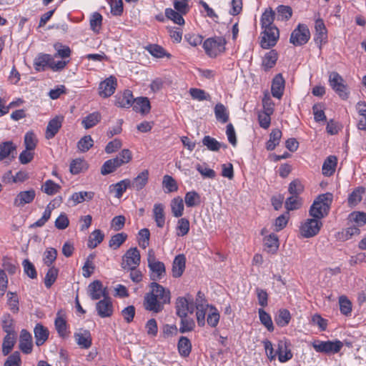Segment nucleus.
Returning a JSON list of instances; mask_svg holds the SVG:
<instances>
[{"label": "nucleus", "mask_w": 366, "mask_h": 366, "mask_svg": "<svg viewBox=\"0 0 366 366\" xmlns=\"http://www.w3.org/2000/svg\"><path fill=\"white\" fill-rule=\"evenodd\" d=\"M165 207L162 203H156L152 209L153 219L159 228H162L165 224Z\"/></svg>", "instance_id": "aec40b11"}, {"label": "nucleus", "mask_w": 366, "mask_h": 366, "mask_svg": "<svg viewBox=\"0 0 366 366\" xmlns=\"http://www.w3.org/2000/svg\"><path fill=\"white\" fill-rule=\"evenodd\" d=\"M260 45L262 48L268 49L274 46L280 37V31L277 26L263 28Z\"/></svg>", "instance_id": "0eeeda50"}, {"label": "nucleus", "mask_w": 366, "mask_h": 366, "mask_svg": "<svg viewBox=\"0 0 366 366\" xmlns=\"http://www.w3.org/2000/svg\"><path fill=\"white\" fill-rule=\"evenodd\" d=\"M127 238V234L125 233L116 234L109 240V246L114 249H117L126 241Z\"/></svg>", "instance_id": "4d7b16f0"}, {"label": "nucleus", "mask_w": 366, "mask_h": 366, "mask_svg": "<svg viewBox=\"0 0 366 366\" xmlns=\"http://www.w3.org/2000/svg\"><path fill=\"white\" fill-rule=\"evenodd\" d=\"M277 353L278 355L279 361L281 362H285L292 357V353L290 349L286 346V344L280 342L278 343V348Z\"/></svg>", "instance_id": "4c0bfd02"}, {"label": "nucleus", "mask_w": 366, "mask_h": 366, "mask_svg": "<svg viewBox=\"0 0 366 366\" xmlns=\"http://www.w3.org/2000/svg\"><path fill=\"white\" fill-rule=\"evenodd\" d=\"M350 221L355 222L357 227H361L366 224V214L364 212H353L350 214Z\"/></svg>", "instance_id": "774afa93"}, {"label": "nucleus", "mask_w": 366, "mask_h": 366, "mask_svg": "<svg viewBox=\"0 0 366 366\" xmlns=\"http://www.w3.org/2000/svg\"><path fill=\"white\" fill-rule=\"evenodd\" d=\"M277 60V53L275 50H271L263 57L262 66L265 71H267L275 65Z\"/></svg>", "instance_id": "c9c22d12"}, {"label": "nucleus", "mask_w": 366, "mask_h": 366, "mask_svg": "<svg viewBox=\"0 0 366 366\" xmlns=\"http://www.w3.org/2000/svg\"><path fill=\"white\" fill-rule=\"evenodd\" d=\"M259 317L261 323L269 331L274 330V325L270 315L263 309L258 310Z\"/></svg>", "instance_id": "603ef678"}, {"label": "nucleus", "mask_w": 366, "mask_h": 366, "mask_svg": "<svg viewBox=\"0 0 366 366\" xmlns=\"http://www.w3.org/2000/svg\"><path fill=\"white\" fill-rule=\"evenodd\" d=\"M177 347L181 356H189L192 350V344L187 337L184 336L181 337L179 340Z\"/></svg>", "instance_id": "58836bf2"}, {"label": "nucleus", "mask_w": 366, "mask_h": 366, "mask_svg": "<svg viewBox=\"0 0 366 366\" xmlns=\"http://www.w3.org/2000/svg\"><path fill=\"white\" fill-rule=\"evenodd\" d=\"M313 348L317 352L325 354H335L340 351L343 347V344L340 340L335 341H315L312 344Z\"/></svg>", "instance_id": "423d86ee"}, {"label": "nucleus", "mask_w": 366, "mask_h": 366, "mask_svg": "<svg viewBox=\"0 0 366 366\" xmlns=\"http://www.w3.org/2000/svg\"><path fill=\"white\" fill-rule=\"evenodd\" d=\"M337 164V159L335 156L331 155L327 157L322 164V174L325 177L332 176L335 172Z\"/></svg>", "instance_id": "c756f323"}, {"label": "nucleus", "mask_w": 366, "mask_h": 366, "mask_svg": "<svg viewBox=\"0 0 366 366\" xmlns=\"http://www.w3.org/2000/svg\"><path fill=\"white\" fill-rule=\"evenodd\" d=\"M61 198L59 199H55L53 201L50 202L46 207L45 211L43 213L42 217L37 220L34 224V227H42L45 224V223L50 219L52 210L56 207L59 206L61 202Z\"/></svg>", "instance_id": "b1692460"}, {"label": "nucleus", "mask_w": 366, "mask_h": 366, "mask_svg": "<svg viewBox=\"0 0 366 366\" xmlns=\"http://www.w3.org/2000/svg\"><path fill=\"white\" fill-rule=\"evenodd\" d=\"M315 41L320 49L327 41V34L322 19H317L315 21Z\"/></svg>", "instance_id": "f3484780"}, {"label": "nucleus", "mask_w": 366, "mask_h": 366, "mask_svg": "<svg viewBox=\"0 0 366 366\" xmlns=\"http://www.w3.org/2000/svg\"><path fill=\"white\" fill-rule=\"evenodd\" d=\"M60 186L52 180H46L41 187V190L48 195H54L60 189Z\"/></svg>", "instance_id": "052dcab7"}, {"label": "nucleus", "mask_w": 366, "mask_h": 366, "mask_svg": "<svg viewBox=\"0 0 366 366\" xmlns=\"http://www.w3.org/2000/svg\"><path fill=\"white\" fill-rule=\"evenodd\" d=\"M97 314L102 318L109 317L113 315L114 307L109 296L104 297L96 304Z\"/></svg>", "instance_id": "ddd939ff"}, {"label": "nucleus", "mask_w": 366, "mask_h": 366, "mask_svg": "<svg viewBox=\"0 0 366 366\" xmlns=\"http://www.w3.org/2000/svg\"><path fill=\"white\" fill-rule=\"evenodd\" d=\"M54 325L56 330L61 337L64 338L68 336L66 321L61 315L60 312L56 314Z\"/></svg>", "instance_id": "f704fd0d"}, {"label": "nucleus", "mask_w": 366, "mask_h": 366, "mask_svg": "<svg viewBox=\"0 0 366 366\" xmlns=\"http://www.w3.org/2000/svg\"><path fill=\"white\" fill-rule=\"evenodd\" d=\"M149 172L144 170L140 172L133 180L130 179V188L137 191L142 189L148 182Z\"/></svg>", "instance_id": "bb28decb"}, {"label": "nucleus", "mask_w": 366, "mask_h": 366, "mask_svg": "<svg viewBox=\"0 0 366 366\" xmlns=\"http://www.w3.org/2000/svg\"><path fill=\"white\" fill-rule=\"evenodd\" d=\"M356 110L359 115L357 128L360 130L366 131V103L365 102H357Z\"/></svg>", "instance_id": "2f4dec72"}, {"label": "nucleus", "mask_w": 366, "mask_h": 366, "mask_svg": "<svg viewBox=\"0 0 366 366\" xmlns=\"http://www.w3.org/2000/svg\"><path fill=\"white\" fill-rule=\"evenodd\" d=\"M177 235L184 237L188 234L189 231V221L186 218H181L178 220L177 227Z\"/></svg>", "instance_id": "6e6d98bb"}, {"label": "nucleus", "mask_w": 366, "mask_h": 366, "mask_svg": "<svg viewBox=\"0 0 366 366\" xmlns=\"http://www.w3.org/2000/svg\"><path fill=\"white\" fill-rule=\"evenodd\" d=\"M104 235L100 229H95L90 235L88 241V247L94 249L104 239Z\"/></svg>", "instance_id": "49530a36"}, {"label": "nucleus", "mask_w": 366, "mask_h": 366, "mask_svg": "<svg viewBox=\"0 0 366 366\" xmlns=\"http://www.w3.org/2000/svg\"><path fill=\"white\" fill-rule=\"evenodd\" d=\"M120 165L118 163L117 159H111L106 161L102 168L101 173L103 175L109 174L116 170L117 168L119 167Z\"/></svg>", "instance_id": "8fccbe9b"}, {"label": "nucleus", "mask_w": 366, "mask_h": 366, "mask_svg": "<svg viewBox=\"0 0 366 366\" xmlns=\"http://www.w3.org/2000/svg\"><path fill=\"white\" fill-rule=\"evenodd\" d=\"M310 32L305 24H300L291 34L290 42L294 46L305 44L310 39Z\"/></svg>", "instance_id": "6e6552de"}, {"label": "nucleus", "mask_w": 366, "mask_h": 366, "mask_svg": "<svg viewBox=\"0 0 366 366\" xmlns=\"http://www.w3.org/2000/svg\"><path fill=\"white\" fill-rule=\"evenodd\" d=\"M274 18V11L271 8L266 9L261 17L262 28L274 27L275 26L273 25Z\"/></svg>", "instance_id": "e433bc0d"}, {"label": "nucleus", "mask_w": 366, "mask_h": 366, "mask_svg": "<svg viewBox=\"0 0 366 366\" xmlns=\"http://www.w3.org/2000/svg\"><path fill=\"white\" fill-rule=\"evenodd\" d=\"M285 79L281 74H277L273 79L271 87L272 94L277 99H281L285 89Z\"/></svg>", "instance_id": "5701e85b"}, {"label": "nucleus", "mask_w": 366, "mask_h": 366, "mask_svg": "<svg viewBox=\"0 0 366 366\" xmlns=\"http://www.w3.org/2000/svg\"><path fill=\"white\" fill-rule=\"evenodd\" d=\"M94 197L93 192L81 191L79 192H74L69 198V201L72 202L73 205L75 206L84 201L92 200Z\"/></svg>", "instance_id": "473e14b6"}, {"label": "nucleus", "mask_w": 366, "mask_h": 366, "mask_svg": "<svg viewBox=\"0 0 366 366\" xmlns=\"http://www.w3.org/2000/svg\"><path fill=\"white\" fill-rule=\"evenodd\" d=\"M74 340L81 349L87 350L91 347L92 338L89 330H80L74 335Z\"/></svg>", "instance_id": "a211bd4d"}, {"label": "nucleus", "mask_w": 366, "mask_h": 366, "mask_svg": "<svg viewBox=\"0 0 366 366\" xmlns=\"http://www.w3.org/2000/svg\"><path fill=\"white\" fill-rule=\"evenodd\" d=\"M226 41L222 37L208 38L203 43L205 53L210 57H216L225 50Z\"/></svg>", "instance_id": "7ed1b4c3"}, {"label": "nucleus", "mask_w": 366, "mask_h": 366, "mask_svg": "<svg viewBox=\"0 0 366 366\" xmlns=\"http://www.w3.org/2000/svg\"><path fill=\"white\" fill-rule=\"evenodd\" d=\"M58 272L59 270L57 268L50 267L44 278V285L46 287H51V286L55 282L58 276Z\"/></svg>", "instance_id": "bf43d9fd"}, {"label": "nucleus", "mask_w": 366, "mask_h": 366, "mask_svg": "<svg viewBox=\"0 0 366 366\" xmlns=\"http://www.w3.org/2000/svg\"><path fill=\"white\" fill-rule=\"evenodd\" d=\"M127 189H131L130 179H124L116 184H111L109 187V191L111 194H113L116 198L119 199Z\"/></svg>", "instance_id": "4be33fe9"}, {"label": "nucleus", "mask_w": 366, "mask_h": 366, "mask_svg": "<svg viewBox=\"0 0 366 366\" xmlns=\"http://www.w3.org/2000/svg\"><path fill=\"white\" fill-rule=\"evenodd\" d=\"M101 120L99 112H93L83 119L81 124L86 129H90L97 124Z\"/></svg>", "instance_id": "a19ab883"}, {"label": "nucleus", "mask_w": 366, "mask_h": 366, "mask_svg": "<svg viewBox=\"0 0 366 366\" xmlns=\"http://www.w3.org/2000/svg\"><path fill=\"white\" fill-rule=\"evenodd\" d=\"M64 117L62 115H57L50 119L46 129L45 138L46 139H53L62 127Z\"/></svg>", "instance_id": "2eb2a0df"}, {"label": "nucleus", "mask_w": 366, "mask_h": 366, "mask_svg": "<svg viewBox=\"0 0 366 366\" xmlns=\"http://www.w3.org/2000/svg\"><path fill=\"white\" fill-rule=\"evenodd\" d=\"M172 213L174 217H179L182 216L184 212V203L181 197L174 198L170 204Z\"/></svg>", "instance_id": "37998d69"}, {"label": "nucleus", "mask_w": 366, "mask_h": 366, "mask_svg": "<svg viewBox=\"0 0 366 366\" xmlns=\"http://www.w3.org/2000/svg\"><path fill=\"white\" fill-rule=\"evenodd\" d=\"M34 333L37 346L42 345L47 340L49 335L48 329L40 323L36 325Z\"/></svg>", "instance_id": "cd10ccee"}, {"label": "nucleus", "mask_w": 366, "mask_h": 366, "mask_svg": "<svg viewBox=\"0 0 366 366\" xmlns=\"http://www.w3.org/2000/svg\"><path fill=\"white\" fill-rule=\"evenodd\" d=\"M340 310L342 315L348 316L352 312V302L345 296L339 298Z\"/></svg>", "instance_id": "680f3d73"}, {"label": "nucleus", "mask_w": 366, "mask_h": 366, "mask_svg": "<svg viewBox=\"0 0 366 366\" xmlns=\"http://www.w3.org/2000/svg\"><path fill=\"white\" fill-rule=\"evenodd\" d=\"M16 150V146L12 142H5L0 144V161L8 157L14 151Z\"/></svg>", "instance_id": "09e8293b"}, {"label": "nucleus", "mask_w": 366, "mask_h": 366, "mask_svg": "<svg viewBox=\"0 0 366 366\" xmlns=\"http://www.w3.org/2000/svg\"><path fill=\"white\" fill-rule=\"evenodd\" d=\"M214 114L216 119L222 123H226L229 120V114L227 110L221 103L216 104L214 107Z\"/></svg>", "instance_id": "de8ad7c7"}, {"label": "nucleus", "mask_w": 366, "mask_h": 366, "mask_svg": "<svg viewBox=\"0 0 366 366\" xmlns=\"http://www.w3.org/2000/svg\"><path fill=\"white\" fill-rule=\"evenodd\" d=\"M322 222L316 218H309L302 222L300 227V232L303 237L310 238L317 235L321 227Z\"/></svg>", "instance_id": "20e7f679"}, {"label": "nucleus", "mask_w": 366, "mask_h": 366, "mask_svg": "<svg viewBox=\"0 0 366 366\" xmlns=\"http://www.w3.org/2000/svg\"><path fill=\"white\" fill-rule=\"evenodd\" d=\"M184 15V14H182L181 12L175 11L171 8H167L165 9V16L167 18L172 21L174 24L180 26L184 24V19L183 18Z\"/></svg>", "instance_id": "79ce46f5"}, {"label": "nucleus", "mask_w": 366, "mask_h": 366, "mask_svg": "<svg viewBox=\"0 0 366 366\" xmlns=\"http://www.w3.org/2000/svg\"><path fill=\"white\" fill-rule=\"evenodd\" d=\"M332 197L331 193L320 195L310 207V215L319 220L327 216L332 202Z\"/></svg>", "instance_id": "f03ea898"}, {"label": "nucleus", "mask_w": 366, "mask_h": 366, "mask_svg": "<svg viewBox=\"0 0 366 366\" xmlns=\"http://www.w3.org/2000/svg\"><path fill=\"white\" fill-rule=\"evenodd\" d=\"M196 169L204 178L214 179L216 177L214 170L209 168L206 163L197 164Z\"/></svg>", "instance_id": "e2e57ef3"}, {"label": "nucleus", "mask_w": 366, "mask_h": 366, "mask_svg": "<svg viewBox=\"0 0 366 366\" xmlns=\"http://www.w3.org/2000/svg\"><path fill=\"white\" fill-rule=\"evenodd\" d=\"M281 137L282 132L278 129H273L269 134V139L266 144L267 149L269 151L274 149L276 146L279 144Z\"/></svg>", "instance_id": "ea45409f"}, {"label": "nucleus", "mask_w": 366, "mask_h": 366, "mask_svg": "<svg viewBox=\"0 0 366 366\" xmlns=\"http://www.w3.org/2000/svg\"><path fill=\"white\" fill-rule=\"evenodd\" d=\"M115 105L121 108L130 107L134 101L132 92L130 90H125L123 93L115 97Z\"/></svg>", "instance_id": "6ab92c4d"}, {"label": "nucleus", "mask_w": 366, "mask_h": 366, "mask_svg": "<svg viewBox=\"0 0 366 366\" xmlns=\"http://www.w3.org/2000/svg\"><path fill=\"white\" fill-rule=\"evenodd\" d=\"M32 337L26 330H22L19 337V348L25 354H29L32 351Z\"/></svg>", "instance_id": "412c9836"}, {"label": "nucleus", "mask_w": 366, "mask_h": 366, "mask_svg": "<svg viewBox=\"0 0 366 366\" xmlns=\"http://www.w3.org/2000/svg\"><path fill=\"white\" fill-rule=\"evenodd\" d=\"M194 312L193 300L191 297H179L176 301V313L179 317H186Z\"/></svg>", "instance_id": "9b49d317"}, {"label": "nucleus", "mask_w": 366, "mask_h": 366, "mask_svg": "<svg viewBox=\"0 0 366 366\" xmlns=\"http://www.w3.org/2000/svg\"><path fill=\"white\" fill-rule=\"evenodd\" d=\"M196 305V317L197 322L199 327H203L205 325V316L208 314L209 311V307L212 305H209L207 303H200L198 301V299L195 302Z\"/></svg>", "instance_id": "393cba45"}, {"label": "nucleus", "mask_w": 366, "mask_h": 366, "mask_svg": "<svg viewBox=\"0 0 366 366\" xmlns=\"http://www.w3.org/2000/svg\"><path fill=\"white\" fill-rule=\"evenodd\" d=\"M15 343L14 335L7 334L3 340L2 344V353L4 355H7L13 349Z\"/></svg>", "instance_id": "864d4df0"}, {"label": "nucleus", "mask_w": 366, "mask_h": 366, "mask_svg": "<svg viewBox=\"0 0 366 366\" xmlns=\"http://www.w3.org/2000/svg\"><path fill=\"white\" fill-rule=\"evenodd\" d=\"M291 315L287 310L283 309L279 311V314L275 321L277 324L280 327H285L287 325L290 321Z\"/></svg>", "instance_id": "0e129e2a"}, {"label": "nucleus", "mask_w": 366, "mask_h": 366, "mask_svg": "<svg viewBox=\"0 0 366 366\" xmlns=\"http://www.w3.org/2000/svg\"><path fill=\"white\" fill-rule=\"evenodd\" d=\"M292 15V9L289 6L280 5L277 8V19L280 21H287Z\"/></svg>", "instance_id": "a18cd8bd"}, {"label": "nucleus", "mask_w": 366, "mask_h": 366, "mask_svg": "<svg viewBox=\"0 0 366 366\" xmlns=\"http://www.w3.org/2000/svg\"><path fill=\"white\" fill-rule=\"evenodd\" d=\"M35 196V191L32 189L21 192L15 198L14 204L16 207H22L26 204L31 203L34 199Z\"/></svg>", "instance_id": "a878e982"}, {"label": "nucleus", "mask_w": 366, "mask_h": 366, "mask_svg": "<svg viewBox=\"0 0 366 366\" xmlns=\"http://www.w3.org/2000/svg\"><path fill=\"white\" fill-rule=\"evenodd\" d=\"M329 82L330 86L340 97L342 99H346L348 97L347 86L344 84V79L337 72L332 71L330 74Z\"/></svg>", "instance_id": "1a4fd4ad"}, {"label": "nucleus", "mask_w": 366, "mask_h": 366, "mask_svg": "<svg viewBox=\"0 0 366 366\" xmlns=\"http://www.w3.org/2000/svg\"><path fill=\"white\" fill-rule=\"evenodd\" d=\"M148 267L152 272L151 279L154 281L160 280L165 274V267L163 262L156 259L154 252L150 249L148 252Z\"/></svg>", "instance_id": "39448f33"}, {"label": "nucleus", "mask_w": 366, "mask_h": 366, "mask_svg": "<svg viewBox=\"0 0 366 366\" xmlns=\"http://www.w3.org/2000/svg\"><path fill=\"white\" fill-rule=\"evenodd\" d=\"M117 86V79L113 76H110L99 84V96L104 98H107L112 96L114 93Z\"/></svg>", "instance_id": "f8f14e48"}, {"label": "nucleus", "mask_w": 366, "mask_h": 366, "mask_svg": "<svg viewBox=\"0 0 366 366\" xmlns=\"http://www.w3.org/2000/svg\"><path fill=\"white\" fill-rule=\"evenodd\" d=\"M134 109L142 114H147L149 112L151 106L147 97H139L134 101Z\"/></svg>", "instance_id": "72a5a7b5"}, {"label": "nucleus", "mask_w": 366, "mask_h": 366, "mask_svg": "<svg viewBox=\"0 0 366 366\" xmlns=\"http://www.w3.org/2000/svg\"><path fill=\"white\" fill-rule=\"evenodd\" d=\"M184 201L187 207H193L200 204L201 197L197 192L190 191L186 193Z\"/></svg>", "instance_id": "c03bdc74"}, {"label": "nucleus", "mask_w": 366, "mask_h": 366, "mask_svg": "<svg viewBox=\"0 0 366 366\" xmlns=\"http://www.w3.org/2000/svg\"><path fill=\"white\" fill-rule=\"evenodd\" d=\"M88 293L93 300H99L101 297L109 296L107 288L103 287L102 283L99 280H95L91 282L88 286Z\"/></svg>", "instance_id": "dca6fc26"}, {"label": "nucleus", "mask_w": 366, "mask_h": 366, "mask_svg": "<svg viewBox=\"0 0 366 366\" xmlns=\"http://www.w3.org/2000/svg\"><path fill=\"white\" fill-rule=\"evenodd\" d=\"M140 264V253L137 247L129 249L123 256L122 267L123 269L137 268Z\"/></svg>", "instance_id": "9d476101"}, {"label": "nucleus", "mask_w": 366, "mask_h": 366, "mask_svg": "<svg viewBox=\"0 0 366 366\" xmlns=\"http://www.w3.org/2000/svg\"><path fill=\"white\" fill-rule=\"evenodd\" d=\"M180 327L179 332L181 333H185L187 332L192 331L195 327V322L193 319L186 317H180Z\"/></svg>", "instance_id": "69168bd1"}, {"label": "nucleus", "mask_w": 366, "mask_h": 366, "mask_svg": "<svg viewBox=\"0 0 366 366\" xmlns=\"http://www.w3.org/2000/svg\"><path fill=\"white\" fill-rule=\"evenodd\" d=\"M150 288L144 297V307L148 311L159 313L165 304L170 302V291L155 282L151 283Z\"/></svg>", "instance_id": "f257e3e1"}, {"label": "nucleus", "mask_w": 366, "mask_h": 366, "mask_svg": "<svg viewBox=\"0 0 366 366\" xmlns=\"http://www.w3.org/2000/svg\"><path fill=\"white\" fill-rule=\"evenodd\" d=\"M150 232L147 228L142 229L139 231V246L145 249L149 244Z\"/></svg>", "instance_id": "338daca9"}, {"label": "nucleus", "mask_w": 366, "mask_h": 366, "mask_svg": "<svg viewBox=\"0 0 366 366\" xmlns=\"http://www.w3.org/2000/svg\"><path fill=\"white\" fill-rule=\"evenodd\" d=\"M220 315L218 310L214 307H209L207 317V322L212 327H215L219 322Z\"/></svg>", "instance_id": "3c124183"}, {"label": "nucleus", "mask_w": 366, "mask_h": 366, "mask_svg": "<svg viewBox=\"0 0 366 366\" xmlns=\"http://www.w3.org/2000/svg\"><path fill=\"white\" fill-rule=\"evenodd\" d=\"M186 258L184 254H179L175 257L172 264V275L174 277H179L185 269Z\"/></svg>", "instance_id": "c85d7f7f"}, {"label": "nucleus", "mask_w": 366, "mask_h": 366, "mask_svg": "<svg viewBox=\"0 0 366 366\" xmlns=\"http://www.w3.org/2000/svg\"><path fill=\"white\" fill-rule=\"evenodd\" d=\"M202 144L207 148L213 152H217L222 147V144L210 136H205L202 139Z\"/></svg>", "instance_id": "13d9d810"}, {"label": "nucleus", "mask_w": 366, "mask_h": 366, "mask_svg": "<svg viewBox=\"0 0 366 366\" xmlns=\"http://www.w3.org/2000/svg\"><path fill=\"white\" fill-rule=\"evenodd\" d=\"M267 233V230L266 228H263L261 230V234L265 236L263 239L264 249L268 253H274L278 249L280 245L278 237L274 233L266 235Z\"/></svg>", "instance_id": "4468645a"}, {"label": "nucleus", "mask_w": 366, "mask_h": 366, "mask_svg": "<svg viewBox=\"0 0 366 366\" xmlns=\"http://www.w3.org/2000/svg\"><path fill=\"white\" fill-rule=\"evenodd\" d=\"M51 61V55L46 54H40L34 59V68L36 70L39 71H44L47 66L50 68Z\"/></svg>", "instance_id": "7c9ffc66"}, {"label": "nucleus", "mask_w": 366, "mask_h": 366, "mask_svg": "<svg viewBox=\"0 0 366 366\" xmlns=\"http://www.w3.org/2000/svg\"><path fill=\"white\" fill-rule=\"evenodd\" d=\"M365 189L362 187H357L355 189L349 196L348 197V203L350 205L355 206L357 205L362 198V194L365 193Z\"/></svg>", "instance_id": "5fc2aeb1"}]
</instances>
